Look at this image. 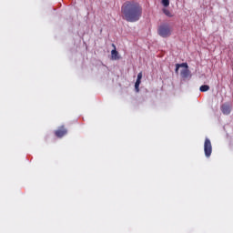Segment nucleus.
Segmentation results:
<instances>
[{"instance_id": "nucleus-1", "label": "nucleus", "mask_w": 233, "mask_h": 233, "mask_svg": "<svg viewBox=\"0 0 233 233\" xmlns=\"http://www.w3.org/2000/svg\"><path fill=\"white\" fill-rule=\"evenodd\" d=\"M122 19L127 23H136L141 19L143 7L137 2L126 1L121 6Z\"/></svg>"}, {"instance_id": "nucleus-2", "label": "nucleus", "mask_w": 233, "mask_h": 233, "mask_svg": "<svg viewBox=\"0 0 233 233\" xmlns=\"http://www.w3.org/2000/svg\"><path fill=\"white\" fill-rule=\"evenodd\" d=\"M157 32L160 37H170V35H172V28H170V25L168 24L161 25L158 27Z\"/></svg>"}, {"instance_id": "nucleus-3", "label": "nucleus", "mask_w": 233, "mask_h": 233, "mask_svg": "<svg viewBox=\"0 0 233 233\" xmlns=\"http://www.w3.org/2000/svg\"><path fill=\"white\" fill-rule=\"evenodd\" d=\"M204 152L206 157H210V156H212V142L208 138L205 139Z\"/></svg>"}, {"instance_id": "nucleus-4", "label": "nucleus", "mask_w": 233, "mask_h": 233, "mask_svg": "<svg viewBox=\"0 0 233 233\" xmlns=\"http://www.w3.org/2000/svg\"><path fill=\"white\" fill-rule=\"evenodd\" d=\"M66 134H68V131L66 128H65V126H61L57 130L55 131V136L60 138L66 136Z\"/></svg>"}, {"instance_id": "nucleus-5", "label": "nucleus", "mask_w": 233, "mask_h": 233, "mask_svg": "<svg viewBox=\"0 0 233 233\" xmlns=\"http://www.w3.org/2000/svg\"><path fill=\"white\" fill-rule=\"evenodd\" d=\"M221 112L222 114H224V116H228L230 114V112H232V106H230V105L228 104H223L220 106Z\"/></svg>"}, {"instance_id": "nucleus-6", "label": "nucleus", "mask_w": 233, "mask_h": 233, "mask_svg": "<svg viewBox=\"0 0 233 233\" xmlns=\"http://www.w3.org/2000/svg\"><path fill=\"white\" fill-rule=\"evenodd\" d=\"M112 46L114 49L111 51V57L114 61H117L119 59V53L116 50V45L112 44Z\"/></svg>"}, {"instance_id": "nucleus-7", "label": "nucleus", "mask_w": 233, "mask_h": 233, "mask_svg": "<svg viewBox=\"0 0 233 233\" xmlns=\"http://www.w3.org/2000/svg\"><path fill=\"white\" fill-rule=\"evenodd\" d=\"M181 77H183L184 79H187V77H188V76H190V70H188V68L183 69L180 72Z\"/></svg>"}, {"instance_id": "nucleus-8", "label": "nucleus", "mask_w": 233, "mask_h": 233, "mask_svg": "<svg viewBox=\"0 0 233 233\" xmlns=\"http://www.w3.org/2000/svg\"><path fill=\"white\" fill-rule=\"evenodd\" d=\"M200 92H208L210 86L208 85H203L199 87Z\"/></svg>"}, {"instance_id": "nucleus-9", "label": "nucleus", "mask_w": 233, "mask_h": 233, "mask_svg": "<svg viewBox=\"0 0 233 233\" xmlns=\"http://www.w3.org/2000/svg\"><path fill=\"white\" fill-rule=\"evenodd\" d=\"M163 12L167 17H174V15H172L168 9H163Z\"/></svg>"}, {"instance_id": "nucleus-10", "label": "nucleus", "mask_w": 233, "mask_h": 233, "mask_svg": "<svg viewBox=\"0 0 233 233\" xmlns=\"http://www.w3.org/2000/svg\"><path fill=\"white\" fill-rule=\"evenodd\" d=\"M139 85H141V81L137 80L136 83H135V90L137 92H139Z\"/></svg>"}, {"instance_id": "nucleus-11", "label": "nucleus", "mask_w": 233, "mask_h": 233, "mask_svg": "<svg viewBox=\"0 0 233 233\" xmlns=\"http://www.w3.org/2000/svg\"><path fill=\"white\" fill-rule=\"evenodd\" d=\"M162 5L163 6H169L170 5V0H162Z\"/></svg>"}, {"instance_id": "nucleus-12", "label": "nucleus", "mask_w": 233, "mask_h": 233, "mask_svg": "<svg viewBox=\"0 0 233 233\" xmlns=\"http://www.w3.org/2000/svg\"><path fill=\"white\" fill-rule=\"evenodd\" d=\"M141 79H143V73L142 72L138 73L137 81H141Z\"/></svg>"}, {"instance_id": "nucleus-13", "label": "nucleus", "mask_w": 233, "mask_h": 233, "mask_svg": "<svg viewBox=\"0 0 233 233\" xmlns=\"http://www.w3.org/2000/svg\"><path fill=\"white\" fill-rule=\"evenodd\" d=\"M180 66H184L186 69L188 68V65L187 63L179 64Z\"/></svg>"}, {"instance_id": "nucleus-14", "label": "nucleus", "mask_w": 233, "mask_h": 233, "mask_svg": "<svg viewBox=\"0 0 233 233\" xmlns=\"http://www.w3.org/2000/svg\"><path fill=\"white\" fill-rule=\"evenodd\" d=\"M179 68H181V66H179V64L176 65V73L177 74Z\"/></svg>"}]
</instances>
